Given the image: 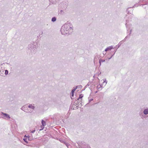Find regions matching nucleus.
Returning a JSON list of instances; mask_svg holds the SVG:
<instances>
[{"label": "nucleus", "mask_w": 148, "mask_h": 148, "mask_svg": "<svg viewBox=\"0 0 148 148\" xmlns=\"http://www.w3.org/2000/svg\"><path fill=\"white\" fill-rule=\"evenodd\" d=\"M78 86H76L75 88H74L72 90V94H71V96L72 97H73L74 95V93L75 91V90L77 88V87H78Z\"/></svg>", "instance_id": "nucleus-1"}, {"label": "nucleus", "mask_w": 148, "mask_h": 148, "mask_svg": "<svg viewBox=\"0 0 148 148\" xmlns=\"http://www.w3.org/2000/svg\"><path fill=\"white\" fill-rule=\"evenodd\" d=\"M1 113L3 115H4L6 118H8L9 119L10 118V117L9 115H8V114H6V113H3V112H2Z\"/></svg>", "instance_id": "nucleus-2"}, {"label": "nucleus", "mask_w": 148, "mask_h": 148, "mask_svg": "<svg viewBox=\"0 0 148 148\" xmlns=\"http://www.w3.org/2000/svg\"><path fill=\"white\" fill-rule=\"evenodd\" d=\"M112 48V47L110 46V47H108L105 49V51H108L110 50Z\"/></svg>", "instance_id": "nucleus-3"}, {"label": "nucleus", "mask_w": 148, "mask_h": 148, "mask_svg": "<svg viewBox=\"0 0 148 148\" xmlns=\"http://www.w3.org/2000/svg\"><path fill=\"white\" fill-rule=\"evenodd\" d=\"M84 96V95L82 94H81L79 95V97L77 99L78 100H79V99H81V100L80 101H82V97Z\"/></svg>", "instance_id": "nucleus-4"}, {"label": "nucleus", "mask_w": 148, "mask_h": 148, "mask_svg": "<svg viewBox=\"0 0 148 148\" xmlns=\"http://www.w3.org/2000/svg\"><path fill=\"white\" fill-rule=\"evenodd\" d=\"M41 123H42V125L43 126H44L46 125V122L45 121H43V120H42Z\"/></svg>", "instance_id": "nucleus-5"}, {"label": "nucleus", "mask_w": 148, "mask_h": 148, "mask_svg": "<svg viewBox=\"0 0 148 148\" xmlns=\"http://www.w3.org/2000/svg\"><path fill=\"white\" fill-rule=\"evenodd\" d=\"M23 139L25 142H26V143H28L27 141V137L26 135H25V136H24Z\"/></svg>", "instance_id": "nucleus-6"}, {"label": "nucleus", "mask_w": 148, "mask_h": 148, "mask_svg": "<svg viewBox=\"0 0 148 148\" xmlns=\"http://www.w3.org/2000/svg\"><path fill=\"white\" fill-rule=\"evenodd\" d=\"M144 113L145 114H148V109H147L145 110L144 111Z\"/></svg>", "instance_id": "nucleus-7"}, {"label": "nucleus", "mask_w": 148, "mask_h": 148, "mask_svg": "<svg viewBox=\"0 0 148 148\" xmlns=\"http://www.w3.org/2000/svg\"><path fill=\"white\" fill-rule=\"evenodd\" d=\"M28 107L32 109H34V106L32 105H29L28 106Z\"/></svg>", "instance_id": "nucleus-8"}, {"label": "nucleus", "mask_w": 148, "mask_h": 148, "mask_svg": "<svg viewBox=\"0 0 148 148\" xmlns=\"http://www.w3.org/2000/svg\"><path fill=\"white\" fill-rule=\"evenodd\" d=\"M105 60H100L99 61V62L100 63V65H101V62H105Z\"/></svg>", "instance_id": "nucleus-9"}, {"label": "nucleus", "mask_w": 148, "mask_h": 148, "mask_svg": "<svg viewBox=\"0 0 148 148\" xmlns=\"http://www.w3.org/2000/svg\"><path fill=\"white\" fill-rule=\"evenodd\" d=\"M56 20V18L55 17H53L52 19V21L53 22L55 21Z\"/></svg>", "instance_id": "nucleus-10"}, {"label": "nucleus", "mask_w": 148, "mask_h": 148, "mask_svg": "<svg viewBox=\"0 0 148 148\" xmlns=\"http://www.w3.org/2000/svg\"><path fill=\"white\" fill-rule=\"evenodd\" d=\"M8 73V71L7 70H5V75H7Z\"/></svg>", "instance_id": "nucleus-11"}, {"label": "nucleus", "mask_w": 148, "mask_h": 148, "mask_svg": "<svg viewBox=\"0 0 148 148\" xmlns=\"http://www.w3.org/2000/svg\"><path fill=\"white\" fill-rule=\"evenodd\" d=\"M27 138H28V139H29V140H32V138H30V136H27Z\"/></svg>", "instance_id": "nucleus-12"}, {"label": "nucleus", "mask_w": 148, "mask_h": 148, "mask_svg": "<svg viewBox=\"0 0 148 148\" xmlns=\"http://www.w3.org/2000/svg\"><path fill=\"white\" fill-rule=\"evenodd\" d=\"M103 83L104 84H106V83H107L105 81H104V80H103Z\"/></svg>", "instance_id": "nucleus-13"}, {"label": "nucleus", "mask_w": 148, "mask_h": 148, "mask_svg": "<svg viewBox=\"0 0 148 148\" xmlns=\"http://www.w3.org/2000/svg\"><path fill=\"white\" fill-rule=\"evenodd\" d=\"M35 130H33V131H31V133H34V132H35Z\"/></svg>", "instance_id": "nucleus-14"}, {"label": "nucleus", "mask_w": 148, "mask_h": 148, "mask_svg": "<svg viewBox=\"0 0 148 148\" xmlns=\"http://www.w3.org/2000/svg\"><path fill=\"white\" fill-rule=\"evenodd\" d=\"M79 86V88L80 89H81L82 88V86H81V85H80Z\"/></svg>", "instance_id": "nucleus-15"}, {"label": "nucleus", "mask_w": 148, "mask_h": 148, "mask_svg": "<svg viewBox=\"0 0 148 148\" xmlns=\"http://www.w3.org/2000/svg\"><path fill=\"white\" fill-rule=\"evenodd\" d=\"M43 128H42V129H43ZM42 130V129H40V130Z\"/></svg>", "instance_id": "nucleus-16"}]
</instances>
